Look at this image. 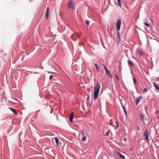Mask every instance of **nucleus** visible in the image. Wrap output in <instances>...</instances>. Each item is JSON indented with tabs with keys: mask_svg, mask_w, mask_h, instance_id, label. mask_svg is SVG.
<instances>
[{
	"mask_svg": "<svg viewBox=\"0 0 159 159\" xmlns=\"http://www.w3.org/2000/svg\"><path fill=\"white\" fill-rule=\"evenodd\" d=\"M102 66H103L105 70L108 69L106 65H105V64H102Z\"/></svg>",
	"mask_w": 159,
	"mask_h": 159,
	"instance_id": "24",
	"label": "nucleus"
},
{
	"mask_svg": "<svg viewBox=\"0 0 159 159\" xmlns=\"http://www.w3.org/2000/svg\"><path fill=\"white\" fill-rule=\"evenodd\" d=\"M157 79H158V81H159V77L158 78H157Z\"/></svg>",
	"mask_w": 159,
	"mask_h": 159,
	"instance_id": "37",
	"label": "nucleus"
},
{
	"mask_svg": "<svg viewBox=\"0 0 159 159\" xmlns=\"http://www.w3.org/2000/svg\"><path fill=\"white\" fill-rule=\"evenodd\" d=\"M54 139H55V143H56L58 147H59V140L58 139L57 137H55L54 138Z\"/></svg>",
	"mask_w": 159,
	"mask_h": 159,
	"instance_id": "14",
	"label": "nucleus"
},
{
	"mask_svg": "<svg viewBox=\"0 0 159 159\" xmlns=\"http://www.w3.org/2000/svg\"><path fill=\"white\" fill-rule=\"evenodd\" d=\"M133 82H134V83L135 84H136L137 83V82H136V79L134 78H133Z\"/></svg>",
	"mask_w": 159,
	"mask_h": 159,
	"instance_id": "26",
	"label": "nucleus"
},
{
	"mask_svg": "<svg viewBox=\"0 0 159 159\" xmlns=\"http://www.w3.org/2000/svg\"><path fill=\"white\" fill-rule=\"evenodd\" d=\"M52 77H53V75H50L49 76V79L50 80H51L52 78Z\"/></svg>",
	"mask_w": 159,
	"mask_h": 159,
	"instance_id": "27",
	"label": "nucleus"
},
{
	"mask_svg": "<svg viewBox=\"0 0 159 159\" xmlns=\"http://www.w3.org/2000/svg\"><path fill=\"white\" fill-rule=\"evenodd\" d=\"M121 24V20L120 19H118L116 22V30H120V27Z\"/></svg>",
	"mask_w": 159,
	"mask_h": 159,
	"instance_id": "3",
	"label": "nucleus"
},
{
	"mask_svg": "<svg viewBox=\"0 0 159 159\" xmlns=\"http://www.w3.org/2000/svg\"><path fill=\"white\" fill-rule=\"evenodd\" d=\"M68 7L69 8L75 9V8L73 7L74 4L73 3V1L72 0H69L68 4Z\"/></svg>",
	"mask_w": 159,
	"mask_h": 159,
	"instance_id": "5",
	"label": "nucleus"
},
{
	"mask_svg": "<svg viewBox=\"0 0 159 159\" xmlns=\"http://www.w3.org/2000/svg\"><path fill=\"white\" fill-rule=\"evenodd\" d=\"M117 35H116V42L117 44H118L120 42V33L119 32V30H117Z\"/></svg>",
	"mask_w": 159,
	"mask_h": 159,
	"instance_id": "6",
	"label": "nucleus"
},
{
	"mask_svg": "<svg viewBox=\"0 0 159 159\" xmlns=\"http://www.w3.org/2000/svg\"><path fill=\"white\" fill-rule=\"evenodd\" d=\"M117 2H118V6H120V7H121V2L120 0H117Z\"/></svg>",
	"mask_w": 159,
	"mask_h": 159,
	"instance_id": "21",
	"label": "nucleus"
},
{
	"mask_svg": "<svg viewBox=\"0 0 159 159\" xmlns=\"http://www.w3.org/2000/svg\"><path fill=\"white\" fill-rule=\"evenodd\" d=\"M110 132V130L108 129L107 132L106 133L105 135L107 136H108L109 135V133Z\"/></svg>",
	"mask_w": 159,
	"mask_h": 159,
	"instance_id": "25",
	"label": "nucleus"
},
{
	"mask_svg": "<svg viewBox=\"0 0 159 159\" xmlns=\"http://www.w3.org/2000/svg\"><path fill=\"white\" fill-rule=\"evenodd\" d=\"M116 153L118 154V155L122 159H125V157L120 152L116 151Z\"/></svg>",
	"mask_w": 159,
	"mask_h": 159,
	"instance_id": "10",
	"label": "nucleus"
},
{
	"mask_svg": "<svg viewBox=\"0 0 159 159\" xmlns=\"http://www.w3.org/2000/svg\"><path fill=\"white\" fill-rule=\"evenodd\" d=\"M94 65L97 70L99 72L100 70L98 65L97 63H95Z\"/></svg>",
	"mask_w": 159,
	"mask_h": 159,
	"instance_id": "17",
	"label": "nucleus"
},
{
	"mask_svg": "<svg viewBox=\"0 0 159 159\" xmlns=\"http://www.w3.org/2000/svg\"><path fill=\"white\" fill-rule=\"evenodd\" d=\"M75 125L77 126L78 128H79L80 127L79 126H80V125Z\"/></svg>",
	"mask_w": 159,
	"mask_h": 159,
	"instance_id": "34",
	"label": "nucleus"
},
{
	"mask_svg": "<svg viewBox=\"0 0 159 159\" xmlns=\"http://www.w3.org/2000/svg\"><path fill=\"white\" fill-rule=\"evenodd\" d=\"M81 133L83 136V137L81 139V140L82 141H84L86 140V136L84 134V130H82L81 131Z\"/></svg>",
	"mask_w": 159,
	"mask_h": 159,
	"instance_id": "8",
	"label": "nucleus"
},
{
	"mask_svg": "<svg viewBox=\"0 0 159 159\" xmlns=\"http://www.w3.org/2000/svg\"><path fill=\"white\" fill-rule=\"evenodd\" d=\"M32 84L34 85V86L39 88L38 81L37 80H35L34 81H33Z\"/></svg>",
	"mask_w": 159,
	"mask_h": 159,
	"instance_id": "12",
	"label": "nucleus"
},
{
	"mask_svg": "<svg viewBox=\"0 0 159 159\" xmlns=\"http://www.w3.org/2000/svg\"><path fill=\"white\" fill-rule=\"evenodd\" d=\"M144 136L145 137V139L146 141H148L149 140L148 132L147 129H146L145 130Z\"/></svg>",
	"mask_w": 159,
	"mask_h": 159,
	"instance_id": "4",
	"label": "nucleus"
},
{
	"mask_svg": "<svg viewBox=\"0 0 159 159\" xmlns=\"http://www.w3.org/2000/svg\"><path fill=\"white\" fill-rule=\"evenodd\" d=\"M106 71V75L108 76V77H110L111 78H112L111 75L109 71L108 70H105Z\"/></svg>",
	"mask_w": 159,
	"mask_h": 159,
	"instance_id": "11",
	"label": "nucleus"
},
{
	"mask_svg": "<svg viewBox=\"0 0 159 159\" xmlns=\"http://www.w3.org/2000/svg\"><path fill=\"white\" fill-rule=\"evenodd\" d=\"M128 64L129 65H130L132 66H134V65L133 62L132 61H131L130 60H128Z\"/></svg>",
	"mask_w": 159,
	"mask_h": 159,
	"instance_id": "18",
	"label": "nucleus"
},
{
	"mask_svg": "<svg viewBox=\"0 0 159 159\" xmlns=\"http://www.w3.org/2000/svg\"><path fill=\"white\" fill-rule=\"evenodd\" d=\"M121 107H122V108L123 109V111H124V112L125 113V115L126 116H127V112H126V110L125 109V107H124L123 105H121Z\"/></svg>",
	"mask_w": 159,
	"mask_h": 159,
	"instance_id": "19",
	"label": "nucleus"
},
{
	"mask_svg": "<svg viewBox=\"0 0 159 159\" xmlns=\"http://www.w3.org/2000/svg\"><path fill=\"white\" fill-rule=\"evenodd\" d=\"M101 41H102V45L103 46V47L105 49H106V48L105 47V46H104V45H103V42H102V39H101Z\"/></svg>",
	"mask_w": 159,
	"mask_h": 159,
	"instance_id": "31",
	"label": "nucleus"
},
{
	"mask_svg": "<svg viewBox=\"0 0 159 159\" xmlns=\"http://www.w3.org/2000/svg\"><path fill=\"white\" fill-rule=\"evenodd\" d=\"M89 23H90V21H89V20H86V21H85V23L86 24V25H87V26H89Z\"/></svg>",
	"mask_w": 159,
	"mask_h": 159,
	"instance_id": "22",
	"label": "nucleus"
},
{
	"mask_svg": "<svg viewBox=\"0 0 159 159\" xmlns=\"http://www.w3.org/2000/svg\"><path fill=\"white\" fill-rule=\"evenodd\" d=\"M137 129H138V130H139L140 129H139V126H138L137 127Z\"/></svg>",
	"mask_w": 159,
	"mask_h": 159,
	"instance_id": "35",
	"label": "nucleus"
},
{
	"mask_svg": "<svg viewBox=\"0 0 159 159\" xmlns=\"http://www.w3.org/2000/svg\"><path fill=\"white\" fill-rule=\"evenodd\" d=\"M124 140L125 141H126L127 140L126 138H124Z\"/></svg>",
	"mask_w": 159,
	"mask_h": 159,
	"instance_id": "33",
	"label": "nucleus"
},
{
	"mask_svg": "<svg viewBox=\"0 0 159 159\" xmlns=\"http://www.w3.org/2000/svg\"><path fill=\"white\" fill-rule=\"evenodd\" d=\"M143 97L142 95H140L136 100V105L137 106L138 105L139 103V102L142 100Z\"/></svg>",
	"mask_w": 159,
	"mask_h": 159,
	"instance_id": "7",
	"label": "nucleus"
},
{
	"mask_svg": "<svg viewBox=\"0 0 159 159\" xmlns=\"http://www.w3.org/2000/svg\"><path fill=\"white\" fill-rule=\"evenodd\" d=\"M143 91L145 93H146L148 91V89L146 88H145L144 89Z\"/></svg>",
	"mask_w": 159,
	"mask_h": 159,
	"instance_id": "29",
	"label": "nucleus"
},
{
	"mask_svg": "<svg viewBox=\"0 0 159 159\" xmlns=\"http://www.w3.org/2000/svg\"><path fill=\"white\" fill-rule=\"evenodd\" d=\"M140 116L141 117V118L140 119V120H143L144 117V114L143 113H142L140 112Z\"/></svg>",
	"mask_w": 159,
	"mask_h": 159,
	"instance_id": "16",
	"label": "nucleus"
},
{
	"mask_svg": "<svg viewBox=\"0 0 159 159\" xmlns=\"http://www.w3.org/2000/svg\"><path fill=\"white\" fill-rule=\"evenodd\" d=\"M9 108L12 112L14 113L15 114H16L17 113V112L16 111L15 109H14L12 107H9Z\"/></svg>",
	"mask_w": 159,
	"mask_h": 159,
	"instance_id": "13",
	"label": "nucleus"
},
{
	"mask_svg": "<svg viewBox=\"0 0 159 159\" xmlns=\"http://www.w3.org/2000/svg\"><path fill=\"white\" fill-rule=\"evenodd\" d=\"M137 51L139 53L140 55H143V53L139 49H137Z\"/></svg>",
	"mask_w": 159,
	"mask_h": 159,
	"instance_id": "20",
	"label": "nucleus"
},
{
	"mask_svg": "<svg viewBox=\"0 0 159 159\" xmlns=\"http://www.w3.org/2000/svg\"><path fill=\"white\" fill-rule=\"evenodd\" d=\"M50 8L49 7H47L45 13V17L46 20H48L50 16Z\"/></svg>",
	"mask_w": 159,
	"mask_h": 159,
	"instance_id": "2",
	"label": "nucleus"
},
{
	"mask_svg": "<svg viewBox=\"0 0 159 159\" xmlns=\"http://www.w3.org/2000/svg\"><path fill=\"white\" fill-rule=\"evenodd\" d=\"M74 118V114L73 112H71L70 116L69 117V120L71 122H73V120Z\"/></svg>",
	"mask_w": 159,
	"mask_h": 159,
	"instance_id": "9",
	"label": "nucleus"
},
{
	"mask_svg": "<svg viewBox=\"0 0 159 159\" xmlns=\"http://www.w3.org/2000/svg\"><path fill=\"white\" fill-rule=\"evenodd\" d=\"M144 25H145L147 27H149L150 26L149 24L147 23L146 22H145L144 23Z\"/></svg>",
	"mask_w": 159,
	"mask_h": 159,
	"instance_id": "23",
	"label": "nucleus"
},
{
	"mask_svg": "<svg viewBox=\"0 0 159 159\" xmlns=\"http://www.w3.org/2000/svg\"><path fill=\"white\" fill-rule=\"evenodd\" d=\"M89 96H88V97H87V103H88V100H89Z\"/></svg>",
	"mask_w": 159,
	"mask_h": 159,
	"instance_id": "30",
	"label": "nucleus"
},
{
	"mask_svg": "<svg viewBox=\"0 0 159 159\" xmlns=\"http://www.w3.org/2000/svg\"><path fill=\"white\" fill-rule=\"evenodd\" d=\"M100 88V83L98 82L94 88V92L93 94V98L95 100H96L98 98Z\"/></svg>",
	"mask_w": 159,
	"mask_h": 159,
	"instance_id": "1",
	"label": "nucleus"
},
{
	"mask_svg": "<svg viewBox=\"0 0 159 159\" xmlns=\"http://www.w3.org/2000/svg\"><path fill=\"white\" fill-rule=\"evenodd\" d=\"M116 128H117L119 126L118 124L116 121Z\"/></svg>",
	"mask_w": 159,
	"mask_h": 159,
	"instance_id": "28",
	"label": "nucleus"
},
{
	"mask_svg": "<svg viewBox=\"0 0 159 159\" xmlns=\"http://www.w3.org/2000/svg\"><path fill=\"white\" fill-rule=\"evenodd\" d=\"M145 109H148V107L147 106H146V107H145Z\"/></svg>",
	"mask_w": 159,
	"mask_h": 159,
	"instance_id": "36",
	"label": "nucleus"
},
{
	"mask_svg": "<svg viewBox=\"0 0 159 159\" xmlns=\"http://www.w3.org/2000/svg\"><path fill=\"white\" fill-rule=\"evenodd\" d=\"M153 84L155 89L159 91V87L155 82H153Z\"/></svg>",
	"mask_w": 159,
	"mask_h": 159,
	"instance_id": "15",
	"label": "nucleus"
},
{
	"mask_svg": "<svg viewBox=\"0 0 159 159\" xmlns=\"http://www.w3.org/2000/svg\"><path fill=\"white\" fill-rule=\"evenodd\" d=\"M116 79H117V80H119V78L117 75H116Z\"/></svg>",
	"mask_w": 159,
	"mask_h": 159,
	"instance_id": "32",
	"label": "nucleus"
}]
</instances>
